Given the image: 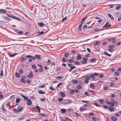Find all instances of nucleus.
I'll use <instances>...</instances> for the list:
<instances>
[{
  "label": "nucleus",
  "instance_id": "de8ad7c7",
  "mask_svg": "<svg viewBox=\"0 0 121 121\" xmlns=\"http://www.w3.org/2000/svg\"><path fill=\"white\" fill-rule=\"evenodd\" d=\"M99 41H96V43H95L94 44L95 45H99Z\"/></svg>",
  "mask_w": 121,
  "mask_h": 121
},
{
  "label": "nucleus",
  "instance_id": "423d86ee",
  "mask_svg": "<svg viewBox=\"0 0 121 121\" xmlns=\"http://www.w3.org/2000/svg\"><path fill=\"white\" fill-rule=\"evenodd\" d=\"M96 59L95 58H93L90 60V61L92 63H95L96 62Z\"/></svg>",
  "mask_w": 121,
  "mask_h": 121
},
{
  "label": "nucleus",
  "instance_id": "e2e57ef3",
  "mask_svg": "<svg viewBox=\"0 0 121 121\" xmlns=\"http://www.w3.org/2000/svg\"><path fill=\"white\" fill-rule=\"evenodd\" d=\"M119 14L118 13H115V16H116L117 18V15Z\"/></svg>",
  "mask_w": 121,
  "mask_h": 121
},
{
  "label": "nucleus",
  "instance_id": "a19ab883",
  "mask_svg": "<svg viewBox=\"0 0 121 121\" xmlns=\"http://www.w3.org/2000/svg\"><path fill=\"white\" fill-rule=\"evenodd\" d=\"M85 78L86 80H88L90 79V77L88 76H86Z\"/></svg>",
  "mask_w": 121,
  "mask_h": 121
},
{
  "label": "nucleus",
  "instance_id": "393cba45",
  "mask_svg": "<svg viewBox=\"0 0 121 121\" xmlns=\"http://www.w3.org/2000/svg\"><path fill=\"white\" fill-rule=\"evenodd\" d=\"M61 111L62 112V113H65L66 112V110L64 109H60Z\"/></svg>",
  "mask_w": 121,
  "mask_h": 121
},
{
  "label": "nucleus",
  "instance_id": "f03ea898",
  "mask_svg": "<svg viewBox=\"0 0 121 121\" xmlns=\"http://www.w3.org/2000/svg\"><path fill=\"white\" fill-rule=\"evenodd\" d=\"M28 105H30L32 104V103L31 99H28L27 100V102L26 103Z\"/></svg>",
  "mask_w": 121,
  "mask_h": 121
},
{
  "label": "nucleus",
  "instance_id": "e433bc0d",
  "mask_svg": "<svg viewBox=\"0 0 121 121\" xmlns=\"http://www.w3.org/2000/svg\"><path fill=\"white\" fill-rule=\"evenodd\" d=\"M3 95H2V93L1 92H0V99H2L3 98Z\"/></svg>",
  "mask_w": 121,
  "mask_h": 121
},
{
  "label": "nucleus",
  "instance_id": "338daca9",
  "mask_svg": "<svg viewBox=\"0 0 121 121\" xmlns=\"http://www.w3.org/2000/svg\"><path fill=\"white\" fill-rule=\"evenodd\" d=\"M121 7L120 6H117L116 8V9H118L120 8Z\"/></svg>",
  "mask_w": 121,
  "mask_h": 121
},
{
  "label": "nucleus",
  "instance_id": "f704fd0d",
  "mask_svg": "<svg viewBox=\"0 0 121 121\" xmlns=\"http://www.w3.org/2000/svg\"><path fill=\"white\" fill-rule=\"evenodd\" d=\"M63 83L62 82H60V83H59L57 85V87H56V88H57V87H59L60 86L62 85L63 84Z\"/></svg>",
  "mask_w": 121,
  "mask_h": 121
},
{
  "label": "nucleus",
  "instance_id": "0e129e2a",
  "mask_svg": "<svg viewBox=\"0 0 121 121\" xmlns=\"http://www.w3.org/2000/svg\"><path fill=\"white\" fill-rule=\"evenodd\" d=\"M108 50L109 51L111 52H112L113 51V49H112L111 48H109L108 49Z\"/></svg>",
  "mask_w": 121,
  "mask_h": 121
},
{
  "label": "nucleus",
  "instance_id": "4be33fe9",
  "mask_svg": "<svg viewBox=\"0 0 121 121\" xmlns=\"http://www.w3.org/2000/svg\"><path fill=\"white\" fill-rule=\"evenodd\" d=\"M17 54H14L12 55L11 54H10L9 53H8V55L10 57H13L14 56H15Z\"/></svg>",
  "mask_w": 121,
  "mask_h": 121
},
{
  "label": "nucleus",
  "instance_id": "1a4fd4ad",
  "mask_svg": "<svg viewBox=\"0 0 121 121\" xmlns=\"http://www.w3.org/2000/svg\"><path fill=\"white\" fill-rule=\"evenodd\" d=\"M108 15L111 19L113 20H114V18L113 17V16H112L110 14H108Z\"/></svg>",
  "mask_w": 121,
  "mask_h": 121
},
{
  "label": "nucleus",
  "instance_id": "052dcab7",
  "mask_svg": "<svg viewBox=\"0 0 121 121\" xmlns=\"http://www.w3.org/2000/svg\"><path fill=\"white\" fill-rule=\"evenodd\" d=\"M65 119H67L68 120H69L70 121H73L71 119L68 118V117H65Z\"/></svg>",
  "mask_w": 121,
  "mask_h": 121
},
{
  "label": "nucleus",
  "instance_id": "79ce46f5",
  "mask_svg": "<svg viewBox=\"0 0 121 121\" xmlns=\"http://www.w3.org/2000/svg\"><path fill=\"white\" fill-rule=\"evenodd\" d=\"M17 33H19L20 34H21L23 33V31H18Z\"/></svg>",
  "mask_w": 121,
  "mask_h": 121
},
{
  "label": "nucleus",
  "instance_id": "dca6fc26",
  "mask_svg": "<svg viewBox=\"0 0 121 121\" xmlns=\"http://www.w3.org/2000/svg\"><path fill=\"white\" fill-rule=\"evenodd\" d=\"M111 119L113 121H116L117 120V118L115 117H112Z\"/></svg>",
  "mask_w": 121,
  "mask_h": 121
},
{
  "label": "nucleus",
  "instance_id": "72a5a7b5",
  "mask_svg": "<svg viewBox=\"0 0 121 121\" xmlns=\"http://www.w3.org/2000/svg\"><path fill=\"white\" fill-rule=\"evenodd\" d=\"M21 82L25 83V82H26V81H25L24 79H22V78H21Z\"/></svg>",
  "mask_w": 121,
  "mask_h": 121
},
{
  "label": "nucleus",
  "instance_id": "603ef678",
  "mask_svg": "<svg viewBox=\"0 0 121 121\" xmlns=\"http://www.w3.org/2000/svg\"><path fill=\"white\" fill-rule=\"evenodd\" d=\"M28 60L29 62H31L33 61V60L31 58H30L29 59H28Z\"/></svg>",
  "mask_w": 121,
  "mask_h": 121
},
{
  "label": "nucleus",
  "instance_id": "37998d69",
  "mask_svg": "<svg viewBox=\"0 0 121 121\" xmlns=\"http://www.w3.org/2000/svg\"><path fill=\"white\" fill-rule=\"evenodd\" d=\"M109 22H107L104 25L103 27L105 26L106 27V26H107Z\"/></svg>",
  "mask_w": 121,
  "mask_h": 121
},
{
  "label": "nucleus",
  "instance_id": "f257e3e1",
  "mask_svg": "<svg viewBox=\"0 0 121 121\" xmlns=\"http://www.w3.org/2000/svg\"><path fill=\"white\" fill-rule=\"evenodd\" d=\"M7 15L8 16V17H9L13 19H14L17 20L19 21H21V20L20 18L17 17L16 16H14L13 15H12L10 14H7Z\"/></svg>",
  "mask_w": 121,
  "mask_h": 121
},
{
  "label": "nucleus",
  "instance_id": "2eb2a0df",
  "mask_svg": "<svg viewBox=\"0 0 121 121\" xmlns=\"http://www.w3.org/2000/svg\"><path fill=\"white\" fill-rule=\"evenodd\" d=\"M23 108V107L22 106L19 109L17 110V111L15 112V113L19 112H20L22 110Z\"/></svg>",
  "mask_w": 121,
  "mask_h": 121
},
{
  "label": "nucleus",
  "instance_id": "aec40b11",
  "mask_svg": "<svg viewBox=\"0 0 121 121\" xmlns=\"http://www.w3.org/2000/svg\"><path fill=\"white\" fill-rule=\"evenodd\" d=\"M76 67V66H72L71 67L70 69L69 70V72H70L73 69L75 68Z\"/></svg>",
  "mask_w": 121,
  "mask_h": 121
},
{
  "label": "nucleus",
  "instance_id": "9b49d317",
  "mask_svg": "<svg viewBox=\"0 0 121 121\" xmlns=\"http://www.w3.org/2000/svg\"><path fill=\"white\" fill-rule=\"evenodd\" d=\"M65 102L67 103H71L72 102V101L70 99H67L65 101Z\"/></svg>",
  "mask_w": 121,
  "mask_h": 121
},
{
  "label": "nucleus",
  "instance_id": "09e8293b",
  "mask_svg": "<svg viewBox=\"0 0 121 121\" xmlns=\"http://www.w3.org/2000/svg\"><path fill=\"white\" fill-rule=\"evenodd\" d=\"M77 88L78 89H81L82 88V87L80 85H78L77 86Z\"/></svg>",
  "mask_w": 121,
  "mask_h": 121
},
{
  "label": "nucleus",
  "instance_id": "774afa93",
  "mask_svg": "<svg viewBox=\"0 0 121 121\" xmlns=\"http://www.w3.org/2000/svg\"><path fill=\"white\" fill-rule=\"evenodd\" d=\"M90 76L91 78H94L95 77L94 75L93 74H91Z\"/></svg>",
  "mask_w": 121,
  "mask_h": 121
},
{
  "label": "nucleus",
  "instance_id": "5701e85b",
  "mask_svg": "<svg viewBox=\"0 0 121 121\" xmlns=\"http://www.w3.org/2000/svg\"><path fill=\"white\" fill-rule=\"evenodd\" d=\"M72 82L74 84H76L77 83L78 81L77 80H73Z\"/></svg>",
  "mask_w": 121,
  "mask_h": 121
},
{
  "label": "nucleus",
  "instance_id": "f3484780",
  "mask_svg": "<svg viewBox=\"0 0 121 121\" xmlns=\"http://www.w3.org/2000/svg\"><path fill=\"white\" fill-rule=\"evenodd\" d=\"M21 100L19 98H17L16 99V102L17 103H18L21 101Z\"/></svg>",
  "mask_w": 121,
  "mask_h": 121
},
{
  "label": "nucleus",
  "instance_id": "0eeeda50",
  "mask_svg": "<svg viewBox=\"0 0 121 121\" xmlns=\"http://www.w3.org/2000/svg\"><path fill=\"white\" fill-rule=\"evenodd\" d=\"M28 56H29V55H27L26 56H25L23 57H22L21 58L22 59L23 61H24L27 58H29V57H28Z\"/></svg>",
  "mask_w": 121,
  "mask_h": 121
},
{
  "label": "nucleus",
  "instance_id": "58836bf2",
  "mask_svg": "<svg viewBox=\"0 0 121 121\" xmlns=\"http://www.w3.org/2000/svg\"><path fill=\"white\" fill-rule=\"evenodd\" d=\"M84 94L86 95H87L88 96H90V95L89 94V93H88L86 91Z\"/></svg>",
  "mask_w": 121,
  "mask_h": 121
},
{
  "label": "nucleus",
  "instance_id": "ddd939ff",
  "mask_svg": "<svg viewBox=\"0 0 121 121\" xmlns=\"http://www.w3.org/2000/svg\"><path fill=\"white\" fill-rule=\"evenodd\" d=\"M61 95V96L62 97H64L65 96L64 93L63 92H60L59 93Z\"/></svg>",
  "mask_w": 121,
  "mask_h": 121
},
{
  "label": "nucleus",
  "instance_id": "473e14b6",
  "mask_svg": "<svg viewBox=\"0 0 121 121\" xmlns=\"http://www.w3.org/2000/svg\"><path fill=\"white\" fill-rule=\"evenodd\" d=\"M21 95L22 97H23V98H24L25 100H27L28 99L27 97L26 96L23 95Z\"/></svg>",
  "mask_w": 121,
  "mask_h": 121
},
{
  "label": "nucleus",
  "instance_id": "ea45409f",
  "mask_svg": "<svg viewBox=\"0 0 121 121\" xmlns=\"http://www.w3.org/2000/svg\"><path fill=\"white\" fill-rule=\"evenodd\" d=\"M26 82L28 84H30L31 83V81L29 79H28L27 80Z\"/></svg>",
  "mask_w": 121,
  "mask_h": 121
},
{
  "label": "nucleus",
  "instance_id": "2f4dec72",
  "mask_svg": "<svg viewBox=\"0 0 121 121\" xmlns=\"http://www.w3.org/2000/svg\"><path fill=\"white\" fill-rule=\"evenodd\" d=\"M44 31H41V32H38V35H41L43 34L44 33Z\"/></svg>",
  "mask_w": 121,
  "mask_h": 121
},
{
  "label": "nucleus",
  "instance_id": "6e6552de",
  "mask_svg": "<svg viewBox=\"0 0 121 121\" xmlns=\"http://www.w3.org/2000/svg\"><path fill=\"white\" fill-rule=\"evenodd\" d=\"M38 24L40 27H42L45 25V24L43 22L38 23Z\"/></svg>",
  "mask_w": 121,
  "mask_h": 121
},
{
  "label": "nucleus",
  "instance_id": "9d476101",
  "mask_svg": "<svg viewBox=\"0 0 121 121\" xmlns=\"http://www.w3.org/2000/svg\"><path fill=\"white\" fill-rule=\"evenodd\" d=\"M90 86L93 89H95V86L93 83H91L90 84Z\"/></svg>",
  "mask_w": 121,
  "mask_h": 121
},
{
  "label": "nucleus",
  "instance_id": "4d7b16f0",
  "mask_svg": "<svg viewBox=\"0 0 121 121\" xmlns=\"http://www.w3.org/2000/svg\"><path fill=\"white\" fill-rule=\"evenodd\" d=\"M2 110H3V111H4V112H6V109H4V105L3 106H2Z\"/></svg>",
  "mask_w": 121,
  "mask_h": 121
},
{
  "label": "nucleus",
  "instance_id": "7c9ffc66",
  "mask_svg": "<svg viewBox=\"0 0 121 121\" xmlns=\"http://www.w3.org/2000/svg\"><path fill=\"white\" fill-rule=\"evenodd\" d=\"M64 56L65 57L67 58L69 56V54L68 52H66L64 54Z\"/></svg>",
  "mask_w": 121,
  "mask_h": 121
},
{
  "label": "nucleus",
  "instance_id": "49530a36",
  "mask_svg": "<svg viewBox=\"0 0 121 121\" xmlns=\"http://www.w3.org/2000/svg\"><path fill=\"white\" fill-rule=\"evenodd\" d=\"M80 109L82 111H84L86 110V109L85 108H80Z\"/></svg>",
  "mask_w": 121,
  "mask_h": 121
},
{
  "label": "nucleus",
  "instance_id": "3c124183",
  "mask_svg": "<svg viewBox=\"0 0 121 121\" xmlns=\"http://www.w3.org/2000/svg\"><path fill=\"white\" fill-rule=\"evenodd\" d=\"M24 117H22L20 118H18V120L19 121L21 120H22L24 118Z\"/></svg>",
  "mask_w": 121,
  "mask_h": 121
},
{
  "label": "nucleus",
  "instance_id": "a211bd4d",
  "mask_svg": "<svg viewBox=\"0 0 121 121\" xmlns=\"http://www.w3.org/2000/svg\"><path fill=\"white\" fill-rule=\"evenodd\" d=\"M35 57L38 59H40V56L39 55H35Z\"/></svg>",
  "mask_w": 121,
  "mask_h": 121
},
{
  "label": "nucleus",
  "instance_id": "69168bd1",
  "mask_svg": "<svg viewBox=\"0 0 121 121\" xmlns=\"http://www.w3.org/2000/svg\"><path fill=\"white\" fill-rule=\"evenodd\" d=\"M114 74L116 76H118L119 75V73L117 72H116L114 73Z\"/></svg>",
  "mask_w": 121,
  "mask_h": 121
},
{
  "label": "nucleus",
  "instance_id": "7ed1b4c3",
  "mask_svg": "<svg viewBox=\"0 0 121 121\" xmlns=\"http://www.w3.org/2000/svg\"><path fill=\"white\" fill-rule=\"evenodd\" d=\"M82 56L81 55L78 54L77 56L76 59L78 60H80L82 58Z\"/></svg>",
  "mask_w": 121,
  "mask_h": 121
},
{
  "label": "nucleus",
  "instance_id": "6ab92c4d",
  "mask_svg": "<svg viewBox=\"0 0 121 121\" xmlns=\"http://www.w3.org/2000/svg\"><path fill=\"white\" fill-rule=\"evenodd\" d=\"M38 92L39 93V94H44L45 93V92H44L43 91H41V90L38 91Z\"/></svg>",
  "mask_w": 121,
  "mask_h": 121
},
{
  "label": "nucleus",
  "instance_id": "c03bdc74",
  "mask_svg": "<svg viewBox=\"0 0 121 121\" xmlns=\"http://www.w3.org/2000/svg\"><path fill=\"white\" fill-rule=\"evenodd\" d=\"M22 79H26L27 78V77L26 76H25V75H23L22 77Z\"/></svg>",
  "mask_w": 121,
  "mask_h": 121
},
{
  "label": "nucleus",
  "instance_id": "39448f33",
  "mask_svg": "<svg viewBox=\"0 0 121 121\" xmlns=\"http://www.w3.org/2000/svg\"><path fill=\"white\" fill-rule=\"evenodd\" d=\"M34 109H37V110L38 112L39 113L40 112V108L38 106H36L35 107L33 108Z\"/></svg>",
  "mask_w": 121,
  "mask_h": 121
},
{
  "label": "nucleus",
  "instance_id": "c756f323",
  "mask_svg": "<svg viewBox=\"0 0 121 121\" xmlns=\"http://www.w3.org/2000/svg\"><path fill=\"white\" fill-rule=\"evenodd\" d=\"M15 75L18 78H19L20 77V75L19 73L17 72L16 73Z\"/></svg>",
  "mask_w": 121,
  "mask_h": 121
},
{
  "label": "nucleus",
  "instance_id": "20e7f679",
  "mask_svg": "<svg viewBox=\"0 0 121 121\" xmlns=\"http://www.w3.org/2000/svg\"><path fill=\"white\" fill-rule=\"evenodd\" d=\"M109 107L108 108V109L110 111L112 112L114 110V108L113 107L111 106H109Z\"/></svg>",
  "mask_w": 121,
  "mask_h": 121
},
{
  "label": "nucleus",
  "instance_id": "bb28decb",
  "mask_svg": "<svg viewBox=\"0 0 121 121\" xmlns=\"http://www.w3.org/2000/svg\"><path fill=\"white\" fill-rule=\"evenodd\" d=\"M28 57H29V58H31L33 60H35V59L34 56H32L31 55H29V56H28Z\"/></svg>",
  "mask_w": 121,
  "mask_h": 121
},
{
  "label": "nucleus",
  "instance_id": "c9c22d12",
  "mask_svg": "<svg viewBox=\"0 0 121 121\" xmlns=\"http://www.w3.org/2000/svg\"><path fill=\"white\" fill-rule=\"evenodd\" d=\"M74 93V91L73 90H71L70 91V94H73Z\"/></svg>",
  "mask_w": 121,
  "mask_h": 121
},
{
  "label": "nucleus",
  "instance_id": "4468645a",
  "mask_svg": "<svg viewBox=\"0 0 121 121\" xmlns=\"http://www.w3.org/2000/svg\"><path fill=\"white\" fill-rule=\"evenodd\" d=\"M80 62L82 64H85L87 63V61L84 60H81L80 61Z\"/></svg>",
  "mask_w": 121,
  "mask_h": 121
},
{
  "label": "nucleus",
  "instance_id": "412c9836",
  "mask_svg": "<svg viewBox=\"0 0 121 121\" xmlns=\"http://www.w3.org/2000/svg\"><path fill=\"white\" fill-rule=\"evenodd\" d=\"M0 12L2 13H6V11L4 9H0Z\"/></svg>",
  "mask_w": 121,
  "mask_h": 121
},
{
  "label": "nucleus",
  "instance_id": "4c0bfd02",
  "mask_svg": "<svg viewBox=\"0 0 121 121\" xmlns=\"http://www.w3.org/2000/svg\"><path fill=\"white\" fill-rule=\"evenodd\" d=\"M69 61L70 63H72L73 62H74V60L73 59H70L69 60Z\"/></svg>",
  "mask_w": 121,
  "mask_h": 121
},
{
  "label": "nucleus",
  "instance_id": "5fc2aeb1",
  "mask_svg": "<svg viewBox=\"0 0 121 121\" xmlns=\"http://www.w3.org/2000/svg\"><path fill=\"white\" fill-rule=\"evenodd\" d=\"M106 103L108 105H111V102L109 101L106 100Z\"/></svg>",
  "mask_w": 121,
  "mask_h": 121
},
{
  "label": "nucleus",
  "instance_id": "bf43d9fd",
  "mask_svg": "<svg viewBox=\"0 0 121 121\" xmlns=\"http://www.w3.org/2000/svg\"><path fill=\"white\" fill-rule=\"evenodd\" d=\"M63 77H62L61 76H57L55 77V78H59L60 79H61Z\"/></svg>",
  "mask_w": 121,
  "mask_h": 121
},
{
  "label": "nucleus",
  "instance_id": "680f3d73",
  "mask_svg": "<svg viewBox=\"0 0 121 121\" xmlns=\"http://www.w3.org/2000/svg\"><path fill=\"white\" fill-rule=\"evenodd\" d=\"M67 18L66 17H65L64 18L62 19V22H63L64 21L66 20H67Z\"/></svg>",
  "mask_w": 121,
  "mask_h": 121
},
{
  "label": "nucleus",
  "instance_id": "864d4df0",
  "mask_svg": "<svg viewBox=\"0 0 121 121\" xmlns=\"http://www.w3.org/2000/svg\"><path fill=\"white\" fill-rule=\"evenodd\" d=\"M121 19V15H120L118 17V18L117 19V20L118 21H120Z\"/></svg>",
  "mask_w": 121,
  "mask_h": 121
},
{
  "label": "nucleus",
  "instance_id": "b1692460",
  "mask_svg": "<svg viewBox=\"0 0 121 121\" xmlns=\"http://www.w3.org/2000/svg\"><path fill=\"white\" fill-rule=\"evenodd\" d=\"M32 67V68H33L34 69H35L37 68V66L36 65H31Z\"/></svg>",
  "mask_w": 121,
  "mask_h": 121
},
{
  "label": "nucleus",
  "instance_id": "13d9d810",
  "mask_svg": "<svg viewBox=\"0 0 121 121\" xmlns=\"http://www.w3.org/2000/svg\"><path fill=\"white\" fill-rule=\"evenodd\" d=\"M87 17H85L83 18L81 22H84L83 21H84L87 18Z\"/></svg>",
  "mask_w": 121,
  "mask_h": 121
},
{
  "label": "nucleus",
  "instance_id": "a878e982",
  "mask_svg": "<svg viewBox=\"0 0 121 121\" xmlns=\"http://www.w3.org/2000/svg\"><path fill=\"white\" fill-rule=\"evenodd\" d=\"M108 47L110 48H112L115 47V46L113 45H109L108 46Z\"/></svg>",
  "mask_w": 121,
  "mask_h": 121
},
{
  "label": "nucleus",
  "instance_id": "c85d7f7f",
  "mask_svg": "<svg viewBox=\"0 0 121 121\" xmlns=\"http://www.w3.org/2000/svg\"><path fill=\"white\" fill-rule=\"evenodd\" d=\"M99 102L101 103L102 104H104V101L102 99H100Z\"/></svg>",
  "mask_w": 121,
  "mask_h": 121
},
{
  "label": "nucleus",
  "instance_id": "8fccbe9b",
  "mask_svg": "<svg viewBox=\"0 0 121 121\" xmlns=\"http://www.w3.org/2000/svg\"><path fill=\"white\" fill-rule=\"evenodd\" d=\"M19 72L20 73L22 74L23 73V71L22 69H20L19 71Z\"/></svg>",
  "mask_w": 121,
  "mask_h": 121
},
{
  "label": "nucleus",
  "instance_id": "f8f14e48",
  "mask_svg": "<svg viewBox=\"0 0 121 121\" xmlns=\"http://www.w3.org/2000/svg\"><path fill=\"white\" fill-rule=\"evenodd\" d=\"M74 65H81L80 63L77 61H75L74 62Z\"/></svg>",
  "mask_w": 121,
  "mask_h": 121
},
{
  "label": "nucleus",
  "instance_id": "cd10ccee",
  "mask_svg": "<svg viewBox=\"0 0 121 121\" xmlns=\"http://www.w3.org/2000/svg\"><path fill=\"white\" fill-rule=\"evenodd\" d=\"M27 76L29 78H32L33 76V75L31 74H29Z\"/></svg>",
  "mask_w": 121,
  "mask_h": 121
},
{
  "label": "nucleus",
  "instance_id": "a18cd8bd",
  "mask_svg": "<svg viewBox=\"0 0 121 121\" xmlns=\"http://www.w3.org/2000/svg\"><path fill=\"white\" fill-rule=\"evenodd\" d=\"M90 105H91L90 104H85V105H84V106L85 107H88L90 106Z\"/></svg>",
  "mask_w": 121,
  "mask_h": 121
},
{
  "label": "nucleus",
  "instance_id": "6e6d98bb",
  "mask_svg": "<svg viewBox=\"0 0 121 121\" xmlns=\"http://www.w3.org/2000/svg\"><path fill=\"white\" fill-rule=\"evenodd\" d=\"M82 102L84 103H88L89 101H85L84 100H82Z\"/></svg>",
  "mask_w": 121,
  "mask_h": 121
}]
</instances>
